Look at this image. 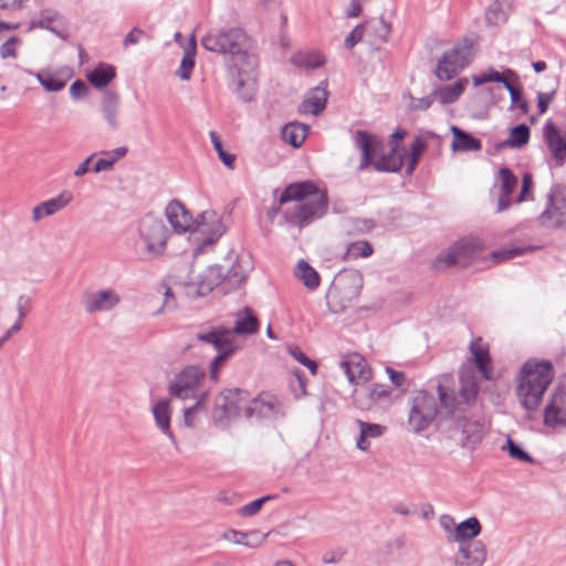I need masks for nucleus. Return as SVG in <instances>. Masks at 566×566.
<instances>
[{
	"label": "nucleus",
	"mask_w": 566,
	"mask_h": 566,
	"mask_svg": "<svg viewBox=\"0 0 566 566\" xmlns=\"http://www.w3.org/2000/svg\"><path fill=\"white\" fill-rule=\"evenodd\" d=\"M247 34L239 27L211 28L202 38L201 45L210 52L229 56L230 86L238 96L249 102L253 97L258 61L245 49Z\"/></svg>",
	"instance_id": "1"
},
{
	"label": "nucleus",
	"mask_w": 566,
	"mask_h": 566,
	"mask_svg": "<svg viewBox=\"0 0 566 566\" xmlns=\"http://www.w3.org/2000/svg\"><path fill=\"white\" fill-rule=\"evenodd\" d=\"M450 378L442 376L437 385L441 413L454 420V426L462 433L461 446L475 448L485 434V420L482 417H468L465 411L478 398L479 381L472 368H461L458 391L449 386Z\"/></svg>",
	"instance_id": "2"
},
{
	"label": "nucleus",
	"mask_w": 566,
	"mask_h": 566,
	"mask_svg": "<svg viewBox=\"0 0 566 566\" xmlns=\"http://www.w3.org/2000/svg\"><path fill=\"white\" fill-rule=\"evenodd\" d=\"M296 201L293 209L285 211L289 222L304 227L315 219L322 218L327 210V195L314 184L306 181L293 184L282 192L279 203Z\"/></svg>",
	"instance_id": "3"
},
{
	"label": "nucleus",
	"mask_w": 566,
	"mask_h": 566,
	"mask_svg": "<svg viewBox=\"0 0 566 566\" xmlns=\"http://www.w3.org/2000/svg\"><path fill=\"white\" fill-rule=\"evenodd\" d=\"M170 230L153 213L144 214L136 223L133 249L140 260H155L166 253Z\"/></svg>",
	"instance_id": "4"
},
{
	"label": "nucleus",
	"mask_w": 566,
	"mask_h": 566,
	"mask_svg": "<svg viewBox=\"0 0 566 566\" xmlns=\"http://www.w3.org/2000/svg\"><path fill=\"white\" fill-rule=\"evenodd\" d=\"M552 380L551 363H525L516 387V395L522 407L527 411L536 410Z\"/></svg>",
	"instance_id": "5"
},
{
	"label": "nucleus",
	"mask_w": 566,
	"mask_h": 566,
	"mask_svg": "<svg viewBox=\"0 0 566 566\" xmlns=\"http://www.w3.org/2000/svg\"><path fill=\"white\" fill-rule=\"evenodd\" d=\"M484 247L481 240L465 238L453 244L448 252L440 254L436 260V268L458 265L461 268L475 264L484 260Z\"/></svg>",
	"instance_id": "6"
},
{
	"label": "nucleus",
	"mask_w": 566,
	"mask_h": 566,
	"mask_svg": "<svg viewBox=\"0 0 566 566\" xmlns=\"http://www.w3.org/2000/svg\"><path fill=\"white\" fill-rule=\"evenodd\" d=\"M437 400L433 395L420 390L409 400L408 427L415 433H421L430 428L438 417Z\"/></svg>",
	"instance_id": "7"
},
{
	"label": "nucleus",
	"mask_w": 566,
	"mask_h": 566,
	"mask_svg": "<svg viewBox=\"0 0 566 566\" xmlns=\"http://www.w3.org/2000/svg\"><path fill=\"white\" fill-rule=\"evenodd\" d=\"M189 231L193 240L200 241L193 251L197 255L219 240L224 232V227L213 210H206L192 220V228Z\"/></svg>",
	"instance_id": "8"
},
{
	"label": "nucleus",
	"mask_w": 566,
	"mask_h": 566,
	"mask_svg": "<svg viewBox=\"0 0 566 566\" xmlns=\"http://www.w3.org/2000/svg\"><path fill=\"white\" fill-rule=\"evenodd\" d=\"M352 399L354 406L363 411L387 408L392 403V389L381 384L364 382L354 389Z\"/></svg>",
	"instance_id": "9"
},
{
	"label": "nucleus",
	"mask_w": 566,
	"mask_h": 566,
	"mask_svg": "<svg viewBox=\"0 0 566 566\" xmlns=\"http://www.w3.org/2000/svg\"><path fill=\"white\" fill-rule=\"evenodd\" d=\"M248 392L240 389L222 391L214 401L212 418L216 422L224 423L235 417L245 416Z\"/></svg>",
	"instance_id": "10"
},
{
	"label": "nucleus",
	"mask_w": 566,
	"mask_h": 566,
	"mask_svg": "<svg viewBox=\"0 0 566 566\" xmlns=\"http://www.w3.org/2000/svg\"><path fill=\"white\" fill-rule=\"evenodd\" d=\"M471 44L468 40L457 43L439 60L436 74L442 81H449L462 71L470 62Z\"/></svg>",
	"instance_id": "11"
},
{
	"label": "nucleus",
	"mask_w": 566,
	"mask_h": 566,
	"mask_svg": "<svg viewBox=\"0 0 566 566\" xmlns=\"http://www.w3.org/2000/svg\"><path fill=\"white\" fill-rule=\"evenodd\" d=\"M205 376V370L197 365H189L182 368L169 382L168 390L170 396L178 399H198L195 395L197 387Z\"/></svg>",
	"instance_id": "12"
},
{
	"label": "nucleus",
	"mask_w": 566,
	"mask_h": 566,
	"mask_svg": "<svg viewBox=\"0 0 566 566\" xmlns=\"http://www.w3.org/2000/svg\"><path fill=\"white\" fill-rule=\"evenodd\" d=\"M224 280V271L222 266L211 265L199 275L198 281L187 282L184 285L178 284L176 289L178 293H184L189 298H196L210 293Z\"/></svg>",
	"instance_id": "13"
},
{
	"label": "nucleus",
	"mask_w": 566,
	"mask_h": 566,
	"mask_svg": "<svg viewBox=\"0 0 566 566\" xmlns=\"http://www.w3.org/2000/svg\"><path fill=\"white\" fill-rule=\"evenodd\" d=\"M81 302L87 314L108 313L120 304L122 297L114 289L108 287L84 292Z\"/></svg>",
	"instance_id": "14"
},
{
	"label": "nucleus",
	"mask_w": 566,
	"mask_h": 566,
	"mask_svg": "<svg viewBox=\"0 0 566 566\" xmlns=\"http://www.w3.org/2000/svg\"><path fill=\"white\" fill-rule=\"evenodd\" d=\"M353 142L355 148L360 151L358 170L364 171L370 166L374 167L378 155L382 153V140L377 135L359 129L353 134Z\"/></svg>",
	"instance_id": "15"
},
{
	"label": "nucleus",
	"mask_w": 566,
	"mask_h": 566,
	"mask_svg": "<svg viewBox=\"0 0 566 566\" xmlns=\"http://www.w3.org/2000/svg\"><path fill=\"white\" fill-rule=\"evenodd\" d=\"M284 413L282 401L274 395L262 392L254 399H249L245 406V418H274Z\"/></svg>",
	"instance_id": "16"
},
{
	"label": "nucleus",
	"mask_w": 566,
	"mask_h": 566,
	"mask_svg": "<svg viewBox=\"0 0 566 566\" xmlns=\"http://www.w3.org/2000/svg\"><path fill=\"white\" fill-rule=\"evenodd\" d=\"M544 226L551 228L566 227V190L555 187L548 195V206L541 214Z\"/></svg>",
	"instance_id": "17"
},
{
	"label": "nucleus",
	"mask_w": 566,
	"mask_h": 566,
	"mask_svg": "<svg viewBox=\"0 0 566 566\" xmlns=\"http://www.w3.org/2000/svg\"><path fill=\"white\" fill-rule=\"evenodd\" d=\"M488 560V548L482 541L461 543L452 555V566H484Z\"/></svg>",
	"instance_id": "18"
},
{
	"label": "nucleus",
	"mask_w": 566,
	"mask_h": 566,
	"mask_svg": "<svg viewBox=\"0 0 566 566\" xmlns=\"http://www.w3.org/2000/svg\"><path fill=\"white\" fill-rule=\"evenodd\" d=\"M27 74L34 76L41 86L50 93L62 91L67 81L73 76V71L67 66L57 69L45 67L38 72L23 70Z\"/></svg>",
	"instance_id": "19"
},
{
	"label": "nucleus",
	"mask_w": 566,
	"mask_h": 566,
	"mask_svg": "<svg viewBox=\"0 0 566 566\" xmlns=\"http://www.w3.org/2000/svg\"><path fill=\"white\" fill-rule=\"evenodd\" d=\"M544 423L548 427L566 426V387H558L552 394L544 410Z\"/></svg>",
	"instance_id": "20"
},
{
	"label": "nucleus",
	"mask_w": 566,
	"mask_h": 566,
	"mask_svg": "<svg viewBox=\"0 0 566 566\" xmlns=\"http://www.w3.org/2000/svg\"><path fill=\"white\" fill-rule=\"evenodd\" d=\"M496 181L500 186L496 211L503 212L515 202L512 195L517 187L518 179L509 168L502 167L497 172Z\"/></svg>",
	"instance_id": "21"
},
{
	"label": "nucleus",
	"mask_w": 566,
	"mask_h": 566,
	"mask_svg": "<svg viewBox=\"0 0 566 566\" xmlns=\"http://www.w3.org/2000/svg\"><path fill=\"white\" fill-rule=\"evenodd\" d=\"M165 216L177 233L187 232L192 228V217L178 200H171L165 208Z\"/></svg>",
	"instance_id": "22"
},
{
	"label": "nucleus",
	"mask_w": 566,
	"mask_h": 566,
	"mask_svg": "<svg viewBox=\"0 0 566 566\" xmlns=\"http://www.w3.org/2000/svg\"><path fill=\"white\" fill-rule=\"evenodd\" d=\"M340 368L350 382H367L371 378V370L367 361L358 354L349 355L344 360H342Z\"/></svg>",
	"instance_id": "23"
},
{
	"label": "nucleus",
	"mask_w": 566,
	"mask_h": 566,
	"mask_svg": "<svg viewBox=\"0 0 566 566\" xmlns=\"http://www.w3.org/2000/svg\"><path fill=\"white\" fill-rule=\"evenodd\" d=\"M407 150L399 144H394L388 154H379L374 163L375 170L379 172H398L402 165Z\"/></svg>",
	"instance_id": "24"
},
{
	"label": "nucleus",
	"mask_w": 566,
	"mask_h": 566,
	"mask_svg": "<svg viewBox=\"0 0 566 566\" xmlns=\"http://www.w3.org/2000/svg\"><path fill=\"white\" fill-rule=\"evenodd\" d=\"M73 199L72 193L62 191L54 198L45 200L32 209L33 222H39L44 217H51L63 210Z\"/></svg>",
	"instance_id": "25"
},
{
	"label": "nucleus",
	"mask_w": 566,
	"mask_h": 566,
	"mask_svg": "<svg viewBox=\"0 0 566 566\" xmlns=\"http://www.w3.org/2000/svg\"><path fill=\"white\" fill-rule=\"evenodd\" d=\"M196 337L201 343L212 345L216 350L235 345L232 332L223 326L201 328Z\"/></svg>",
	"instance_id": "26"
},
{
	"label": "nucleus",
	"mask_w": 566,
	"mask_h": 566,
	"mask_svg": "<svg viewBox=\"0 0 566 566\" xmlns=\"http://www.w3.org/2000/svg\"><path fill=\"white\" fill-rule=\"evenodd\" d=\"M545 142L554 158L562 164L566 158V133L563 134L551 120L543 128Z\"/></svg>",
	"instance_id": "27"
},
{
	"label": "nucleus",
	"mask_w": 566,
	"mask_h": 566,
	"mask_svg": "<svg viewBox=\"0 0 566 566\" xmlns=\"http://www.w3.org/2000/svg\"><path fill=\"white\" fill-rule=\"evenodd\" d=\"M326 86V81H323L318 86L312 88L301 103L298 111L303 114L318 115L326 106L328 97Z\"/></svg>",
	"instance_id": "28"
},
{
	"label": "nucleus",
	"mask_w": 566,
	"mask_h": 566,
	"mask_svg": "<svg viewBox=\"0 0 566 566\" xmlns=\"http://www.w3.org/2000/svg\"><path fill=\"white\" fill-rule=\"evenodd\" d=\"M157 428L165 434L174 446H177V438L171 430V406L170 400L160 399L151 408Z\"/></svg>",
	"instance_id": "29"
},
{
	"label": "nucleus",
	"mask_w": 566,
	"mask_h": 566,
	"mask_svg": "<svg viewBox=\"0 0 566 566\" xmlns=\"http://www.w3.org/2000/svg\"><path fill=\"white\" fill-rule=\"evenodd\" d=\"M101 111L112 130L119 127L120 97L116 92L106 91L103 95Z\"/></svg>",
	"instance_id": "30"
},
{
	"label": "nucleus",
	"mask_w": 566,
	"mask_h": 566,
	"mask_svg": "<svg viewBox=\"0 0 566 566\" xmlns=\"http://www.w3.org/2000/svg\"><path fill=\"white\" fill-rule=\"evenodd\" d=\"M481 530L480 521L474 516L469 517L459 523L457 527H453L450 543H457L458 545H461V543H473V538L481 533Z\"/></svg>",
	"instance_id": "31"
},
{
	"label": "nucleus",
	"mask_w": 566,
	"mask_h": 566,
	"mask_svg": "<svg viewBox=\"0 0 566 566\" xmlns=\"http://www.w3.org/2000/svg\"><path fill=\"white\" fill-rule=\"evenodd\" d=\"M470 352L474 364L484 379L490 380L493 376L489 348L483 344L482 338H475L470 344Z\"/></svg>",
	"instance_id": "32"
},
{
	"label": "nucleus",
	"mask_w": 566,
	"mask_h": 566,
	"mask_svg": "<svg viewBox=\"0 0 566 566\" xmlns=\"http://www.w3.org/2000/svg\"><path fill=\"white\" fill-rule=\"evenodd\" d=\"M359 428V437L356 447L360 451H367L370 447V440L380 438L386 432V427L378 423H370L363 420H356Z\"/></svg>",
	"instance_id": "33"
},
{
	"label": "nucleus",
	"mask_w": 566,
	"mask_h": 566,
	"mask_svg": "<svg viewBox=\"0 0 566 566\" xmlns=\"http://www.w3.org/2000/svg\"><path fill=\"white\" fill-rule=\"evenodd\" d=\"M259 329V319L251 308L244 307L235 315L234 326L230 332L237 335H252Z\"/></svg>",
	"instance_id": "34"
},
{
	"label": "nucleus",
	"mask_w": 566,
	"mask_h": 566,
	"mask_svg": "<svg viewBox=\"0 0 566 566\" xmlns=\"http://www.w3.org/2000/svg\"><path fill=\"white\" fill-rule=\"evenodd\" d=\"M453 134L452 150L453 151H476L482 148L481 140L472 135L463 132L457 126L451 127Z\"/></svg>",
	"instance_id": "35"
},
{
	"label": "nucleus",
	"mask_w": 566,
	"mask_h": 566,
	"mask_svg": "<svg viewBox=\"0 0 566 566\" xmlns=\"http://www.w3.org/2000/svg\"><path fill=\"white\" fill-rule=\"evenodd\" d=\"M468 85L467 78H460L452 85L439 87L432 92V96L441 104L454 103Z\"/></svg>",
	"instance_id": "36"
},
{
	"label": "nucleus",
	"mask_w": 566,
	"mask_h": 566,
	"mask_svg": "<svg viewBox=\"0 0 566 566\" xmlns=\"http://www.w3.org/2000/svg\"><path fill=\"white\" fill-rule=\"evenodd\" d=\"M307 125L292 122L282 128L281 137L285 143L290 144L294 148H297L304 143L307 136Z\"/></svg>",
	"instance_id": "37"
},
{
	"label": "nucleus",
	"mask_w": 566,
	"mask_h": 566,
	"mask_svg": "<svg viewBox=\"0 0 566 566\" xmlns=\"http://www.w3.org/2000/svg\"><path fill=\"white\" fill-rule=\"evenodd\" d=\"M222 538L233 543L243 545L250 548L259 547L264 541L265 536H259L256 532L253 533H244L235 530H227L222 533Z\"/></svg>",
	"instance_id": "38"
},
{
	"label": "nucleus",
	"mask_w": 566,
	"mask_h": 566,
	"mask_svg": "<svg viewBox=\"0 0 566 566\" xmlns=\"http://www.w3.org/2000/svg\"><path fill=\"white\" fill-rule=\"evenodd\" d=\"M291 62L297 67L318 69L325 64L326 59L318 51H300L291 56Z\"/></svg>",
	"instance_id": "39"
},
{
	"label": "nucleus",
	"mask_w": 566,
	"mask_h": 566,
	"mask_svg": "<svg viewBox=\"0 0 566 566\" xmlns=\"http://www.w3.org/2000/svg\"><path fill=\"white\" fill-rule=\"evenodd\" d=\"M115 75V69L112 65L101 63L86 75V78L94 87L102 90L109 84Z\"/></svg>",
	"instance_id": "40"
},
{
	"label": "nucleus",
	"mask_w": 566,
	"mask_h": 566,
	"mask_svg": "<svg viewBox=\"0 0 566 566\" xmlns=\"http://www.w3.org/2000/svg\"><path fill=\"white\" fill-rule=\"evenodd\" d=\"M517 80V74L511 69H506L503 73H500L494 69H489L480 75L473 76V84L474 86H480L489 82H499L504 85L505 82Z\"/></svg>",
	"instance_id": "41"
},
{
	"label": "nucleus",
	"mask_w": 566,
	"mask_h": 566,
	"mask_svg": "<svg viewBox=\"0 0 566 566\" xmlns=\"http://www.w3.org/2000/svg\"><path fill=\"white\" fill-rule=\"evenodd\" d=\"M127 151V147L124 146L117 147L111 151H102L101 154L103 155V157L96 160L92 170L95 174L113 170L114 164L122 159L123 157H125Z\"/></svg>",
	"instance_id": "42"
},
{
	"label": "nucleus",
	"mask_w": 566,
	"mask_h": 566,
	"mask_svg": "<svg viewBox=\"0 0 566 566\" xmlns=\"http://www.w3.org/2000/svg\"><path fill=\"white\" fill-rule=\"evenodd\" d=\"M295 275L304 283L310 290H315L319 285V275L304 260H300L296 264Z\"/></svg>",
	"instance_id": "43"
},
{
	"label": "nucleus",
	"mask_w": 566,
	"mask_h": 566,
	"mask_svg": "<svg viewBox=\"0 0 566 566\" xmlns=\"http://www.w3.org/2000/svg\"><path fill=\"white\" fill-rule=\"evenodd\" d=\"M195 50H196V39H195V35L192 34L190 36L189 49H186V52L181 60L180 66L177 70V75L181 80L187 81L191 76V71L195 66Z\"/></svg>",
	"instance_id": "44"
},
{
	"label": "nucleus",
	"mask_w": 566,
	"mask_h": 566,
	"mask_svg": "<svg viewBox=\"0 0 566 566\" xmlns=\"http://www.w3.org/2000/svg\"><path fill=\"white\" fill-rule=\"evenodd\" d=\"M427 147H428V144L423 136H417L413 139L412 144L410 145V155H409L408 164H407V168H406V174L408 176L412 175V172L415 171V169L419 163V159H420L421 155L423 154V151L427 149Z\"/></svg>",
	"instance_id": "45"
},
{
	"label": "nucleus",
	"mask_w": 566,
	"mask_h": 566,
	"mask_svg": "<svg viewBox=\"0 0 566 566\" xmlns=\"http://www.w3.org/2000/svg\"><path fill=\"white\" fill-rule=\"evenodd\" d=\"M60 13L57 11L52 10V9L41 10L39 12V14H36L29 22L28 31H32V30H35V29H45V30L49 29L53 22H56L55 18Z\"/></svg>",
	"instance_id": "46"
},
{
	"label": "nucleus",
	"mask_w": 566,
	"mask_h": 566,
	"mask_svg": "<svg viewBox=\"0 0 566 566\" xmlns=\"http://www.w3.org/2000/svg\"><path fill=\"white\" fill-rule=\"evenodd\" d=\"M530 128L525 124H520L512 128L510 137L503 143L504 146L521 147L528 143Z\"/></svg>",
	"instance_id": "47"
},
{
	"label": "nucleus",
	"mask_w": 566,
	"mask_h": 566,
	"mask_svg": "<svg viewBox=\"0 0 566 566\" xmlns=\"http://www.w3.org/2000/svg\"><path fill=\"white\" fill-rule=\"evenodd\" d=\"M504 0H496L491 4L485 13L486 20L490 24H502L506 21L507 14L503 8Z\"/></svg>",
	"instance_id": "48"
},
{
	"label": "nucleus",
	"mask_w": 566,
	"mask_h": 566,
	"mask_svg": "<svg viewBox=\"0 0 566 566\" xmlns=\"http://www.w3.org/2000/svg\"><path fill=\"white\" fill-rule=\"evenodd\" d=\"M247 277V270L241 264V261H237L230 269L224 272V279L232 286L241 285Z\"/></svg>",
	"instance_id": "49"
},
{
	"label": "nucleus",
	"mask_w": 566,
	"mask_h": 566,
	"mask_svg": "<svg viewBox=\"0 0 566 566\" xmlns=\"http://www.w3.org/2000/svg\"><path fill=\"white\" fill-rule=\"evenodd\" d=\"M238 349L237 345H232L218 350V355L213 358L210 366V376L211 379H218V369L219 367Z\"/></svg>",
	"instance_id": "50"
},
{
	"label": "nucleus",
	"mask_w": 566,
	"mask_h": 566,
	"mask_svg": "<svg viewBox=\"0 0 566 566\" xmlns=\"http://www.w3.org/2000/svg\"><path fill=\"white\" fill-rule=\"evenodd\" d=\"M55 21L56 22H53L51 24V27L46 30L50 31L51 33H53L54 35H56L62 41H67L71 36L70 25H69L67 20L62 14H59L55 18Z\"/></svg>",
	"instance_id": "51"
},
{
	"label": "nucleus",
	"mask_w": 566,
	"mask_h": 566,
	"mask_svg": "<svg viewBox=\"0 0 566 566\" xmlns=\"http://www.w3.org/2000/svg\"><path fill=\"white\" fill-rule=\"evenodd\" d=\"M55 21L56 22H53L51 24V27L46 30L50 31L51 33H53L54 35H56L62 41H67L71 36L70 25H69L67 20L62 14H59L55 18Z\"/></svg>",
	"instance_id": "52"
},
{
	"label": "nucleus",
	"mask_w": 566,
	"mask_h": 566,
	"mask_svg": "<svg viewBox=\"0 0 566 566\" xmlns=\"http://www.w3.org/2000/svg\"><path fill=\"white\" fill-rule=\"evenodd\" d=\"M373 247L367 241H357L353 242L347 248V256L357 259V258H367L373 254Z\"/></svg>",
	"instance_id": "53"
},
{
	"label": "nucleus",
	"mask_w": 566,
	"mask_h": 566,
	"mask_svg": "<svg viewBox=\"0 0 566 566\" xmlns=\"http://www.w3.org/2000/svg\"><path fill=\"white\" fill-rule=\"evenodd\" d=\"M210 138L214 149L218 153L220 160L223 163L224 166L232 168L235 160L234 155L224 151L222 143L216 132H210Z\"/></svg>",
	"instance_id": "54"
},
{
	"label": "nucleus",
	"mask_w": 566,
	"mask_h": 566,
	"mask_svg": "<svg viewBox=\"0 0 566 566\" xmlns=\"http://www.w3.org/2000/svg\"><path fill=\"white\" fill-rule=\"evenodd\" d=\"M276 496L275 495H265V496H262L260 499H256L245 505H243L239 513L241 516H252V515H255L263 506V504H265L266 502L275 499Z\"/></svg>",
	"instance_id": "55"
},
{
	"label": "nucleus",
	"mask_w": 566,
	"mask_h": 566,
	"mask_svg": "<svg viewBox=\"0 0 566 566\" xmlns=\"http://www.w3.org/2000/svg\"><path fill=\"white\" fill-rule=\"evenodd\" d=\"M287 353L300 364L307 367L312 375H315L317 371V364L310 359L297 346H289Z\"/></svg>",
	"instance_id": "56"
},
{
	"label": "nucleus",
	"mask_w": 566,
	"mask_h": 566,
	"mask_svg": "<svg viewBox=\"0 0 566 566\" xmlns=\"http://www.w3.org/2000/svg\"><path fill=\"white\" fill-rule=\"evenodd\" d=\"M515 81L505 82L504 87L509 91L512 104L516 107L521 108L523 113H527L528 104L525 98H523L521 91L514 86Z\"/></svg>",
	"instance_id": "57"
},
{
	"label": "nucleus",
	"mask_w": 566,
	"mask_h": 566,
	"mask_svg": "<svg viewBox=\"0 0 566 566\" xmlns=\"http://www.w3.org/2000/svg\"><path fill=\"white\" fill-rule=\"evenodd\" d=\"M390 32H391V24L389 22H387L386 20H384L382 18L378 19L373 24L374 36L380 42H387L388 38L390 35Z\"/></svg>",
	"instance_id": "58"
},
{
	"label": "nucleus",
	"mask_w": 566,
	"mask_h": 566,
	"mask_svg": "<svg viewBox=\"0 0 566 566\" xmlns=\"http://www.w3.org/2000/svg\"><path fill=\"white\" fill-rule=\"evenodd\" d=\"M507 452L510 457L518 459L523 462L533 463V458L525 452L520 446H517L511 438H507Z\"/></svg>",
	"instance_id": "59"
},
{
	"label": "nucleus",
	"mask_w": 566,
	"mask_h": 566,
	"mask_svg": "<svg viewBox=\"0 0 566 566\" xmlns=\"http://www.w3.org/2000/svg\"><path fill=\"white\" fill-rule=\"evenodd\" d=\"M207 399V394H201L197 399L196 403L191 407L185 408L184 410V423L187 427L193 426V415L203 406Z\"/></svg>",
	"instance_id": "60"
},
{
	"label": "nucleus",
	"mask_w": 566,
	"mask_h": 566,
	"mask_svg": "<svg viewBox=\"0 0 566 566\" xmlns=\"http://www.w3.org/2000/svg\"><path fill=\"white\" fill-rule=\"evenodd\" d=\"M21 43V40L18 36H11L0 46V56L1 59H9L17 56L15 46Z\"/></svg>",
	"instance_id": "61"
},
{
	"label": "nucleus",
	"mask_w": 566,
	"mask_h": 566,
	"mask_svg": "<svg viewBox=\"0 0 566 566\" xmlns=\"http://www.w3.org/2000/svg\"><path fill=\"white\" fill-rule=\"evenodd\" d=\"M365 32L364 24H357L345 39L346 49H353L358 42L361 41Z\"/></svg>",
	"instance_id": "62"
},
{
	"label": "nucleus",
	"mask_w": 566,
	"mask_h": 566,
	"mask_svg": "<svg viewBox=\"0 0 566 566\" xmlns=\"http://www.w3.org/2000/svg\"><path fill=\"white\" fill-rule=\"evenodd\" d=\"M30 0H0V10L15 12L24 9Z\"/></svg>",
	"instance_id": "63"
},
{
	"label": "nucleus",
	"mask_w": 566,
	"mask_h": 566,
	"mask_svg": "<svg viewBox=\"0 0 566 566\" xmlns=\"http://www.w3.org/2000/svg\"><path fill=\"white\" fill-rule=\"evenodd\" d=\"M523 250L515 248V249H504L501 251H495L490 254V256L493 259L494 262H500L503 260L515 258L520 254H522Z\"/></svg>",
	"instance_id": "64"
}]
</instances>
